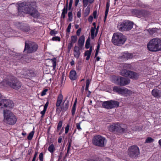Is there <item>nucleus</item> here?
<instances>
[{
  "label": "nucleus",
  "instance_id": "1",
  "mask_svg": "<svg viewBox=\"0 0 161 161\" xmlns=\"http://www.w3.org/2000/svg\"><path fill=\"white\" fill-rule=\"evenodd\" d=\"M147 48L151 52L161 51V39L157 38L151 39L147 44Z\"/></svg>",
  "mask_w": 161,
  "mask_h": 161
},
{
  "label": "nucleus",
  "instance_id": "2",
  "mask_svg": "<svg viewBox=\"0 0 161 161\" xmlns=\"http://www.w3.org/2000/svg\"><path fill=\"white\" fill-rule=\"evenodd\" d=\"M109 130L114 133L118 134L125 132L127 130V126L123 124H113L109 127Z\"/></svg>",
  "mask_w": 161,
  "mask_h": 161
},
{
  "label": "nucleus",
  "instance_id": "3",
  "mask_svg": "<svg viewBox=\"0 0 161 161\" xmlns=\"http://www.w3.org/2000/svg\"><path fill=\"white\" fill-rule=\"evenodd\" d=\"M127 38L125 36L119 33H114L112 39V42L115 45L120 46L123 45L125 42Z\"/></svg>",
  "mask_w": 161,
  "mask_h": 161
},
{
  "label": "nucleus",
  "instance_id": "4",
  "mask_svg": "<svg viewBox=\"0 0 161 161\" xmlns=\"http://www.w3.org/2000/svg\"><path fill=\"white\" fill-rule=\"evenodd\" d=\"M4 120L5 122L10 125L15 124L17 119L15 115L9 111H4Z\"/></svg>",
  "mask_w": 161,
  "mask_h": 161
},
{
  "label": "nucleus",
  "instance_id": "5",
  "mask_svg": "<svg viewBox=\"0 0 161 161\" xmlns=\"http://www.w3.org/2000/svg\"><path fill=\"white\" fill-rule=\"evenodd\" d=\"M133 24L131 22L123 21L118 25V28L121 31H129L132 28Z\"/></svg>",
  "mask_w": 161,
  "mask_h": 161
},
{
  "label": "nucleus",
  "instance_id": "6",
  "mask_svg": "<svg viewBox=\"0 0 161 161\" xmlns=\"http://www.w3.org/2000/svg\"><path fill=\"white\" fill-rule=\"evenodd\" d=\"M106 142L105 138L100 135L94 136L92 140L93 144L96 146L103 147Z\"/></svg>",
  "mask_w": 161,
  "mask_h": 161
},
{
  "label": "nucleus",
  "instance_id": "7",
  "mask_svg": "<svg viewBox=\"0 0 161 161\" xmlns=\"http://www.w3.org/2000/svg\"><path fill=\"white\" fill-rule=\"evenodd\" d=\"M7 84L13 88L18 90L21 86V83L14 77H12L7 82Z\"/></svg>",
  "mask_w": 161,
  "mask_h": 161
},
{
  "label": "nucleus",
  "instance_id": "8",
  "mask_svg": "<svg viewBox=\"0 0 161 161\" xmlns=\"http://www.w3.org/2000/svg\"><path fill=\"white\" fill-rule=\"evenodd\" d=\"M102 106L108 109L117 108L119 106V103L117 101L110 100L102 102Z\"/></svg>",
  "mask_w": 161,
  "mask_h": 161
},
{
  "label": "nucleus",
  "instance_id": "9",
  "mask_svg": "<svg viewBox=\"0 0 161 161\" xmlns=\"http://www.w3.org/2000/svg\"><path fill=\"white\" fill-rule=\"evenodd\" d=\"M38 47L37 45L34 42H25L24 51L27 50L28 53H32L36 52Z\"/></svg>",
  "mask_w": 161,
  "mask_h": 161
},
{
  "label": "nucleus",
  "instance_id": "10",
  "mask_svg": "<svg viewBox=\"0 0 161 161\" xmlns=\"http://www.w3.org/2000/svg\"><path fill=\"white\" fill-rule=\"evenodd\" d=\"M140 152L138 147L136 146L130 147L128 151V154L131 158H136L139 155Z\"/></svg>",
  "mask_w": 161,
  "mask_h": 161
},
{
  "label": "nucleus",
  "instance_id": "11",
  "mask_svg": "<svg viewBox=\"0 0 161 161\" xmlns=\"http://www.w3.org/2000/svg\"><path fill=\"white\" fill-rule=\"evenodd\" d=\"M121 73L122 75L133 79H137L139 76V75L137 73L132 71H128L126 69L122 70Z\"/></svg>",
  "mask_w": 161,
  "mask_h": 161
},
{
  "label": "nucleus",
  "instance_id": "12",
  "mask_svg": "<svg viewBox=\"0 0 161 161\" xmlns=\"http://www.w3.org/2000/svg\"><path fill=\"white\" fill-rule=\"evenodd\" d=\"M14 106L13 102L9 100L6 99H0V108H3L4 107H8L12 108Z\"/></svg>",
  "mask_w": 161,
  "mask_h": 161
},
{
  "label": "nucleus",
  "instance_id": "13",
  "mask_svg": "<svg viewBox=\"0 0 161 161\" xmlns=\"http://www.w3.org/2000/svg\"><path fill=\"white\" fill-rule=\"evenodd\" d=\"M69 106V102L67 101L63 106H61L60 108H57L56 109V111L58 113H60L62 111H65L68 109Z\"/></svg>",
  "mask_w": 161,
  "mask_h": 161
},
{
  "label": "nucleus",
  "instance_id": "14",
  "mask_svg": "<svg viewBox=\"0 0 161 161\" xmlns=\"http://www.w3.org/2000/svg\"><path fill=\"white\" fill-rule=\"evenodd\" d=\"M152 95L155 97L157 98L161 97V91L157 89L153 90L152 92Z\"/></svg>",
  "mask_w": 161,
  "mask_h": 161
},
{
  "label": "nucleus",
  "instance_id": "15",
  "mask_svg": "<svg viewBox=\"0 0 161 161\" xmlns=\"http://www.w3.org/2000/svg\"><path fill=\"white\" fill-rule=\"evenodd\" d=\"M74 55L77 58H79L80 54V48L77 46H75L74 49Z\"/></svg>",
  "mask_w": 161,
  "mask_h": 161
},
{
  "label": "nucleus",
  "instance_id": "16",
  "mask_svg": "<svg viewBox=\"0 0 161 161\" xmlns=\"http://www.w3.org/2000/svg\"><path fill=\"white\" fill-rule=\"evenodd\" d=\"M132 93V92L130 90L125 88H122L120 94L125 95L126 96L130 95Z\"/></svg>",
  "mask_w": 161,
  "mask_h": 161
},
{
  "label": "nucleus",
  "instance_id": "17",
  "mask_svg": "<svg viewBox=\"0 0 161 161\" xmlns=\"http://www.w3.org/2000/svg\"><path fill=\"white\" fill-rule=\"evenodd\" d=\"M63 98V97L62 95L60 94L58 97L56 103L57 108H60L61 107L60 105L62 102Z\"/></svg>",
  "mask_w": 161,
  "mask_h": 161
},
{
  "label": "nucleus",
  "instance_id": "18",
  "mask_svg": "<svg viewBox=\"0 0 161 161\" xmlns=\"http://www.w3.org/2000/svg\"><path fill=\"white\" fill-rule=\"evenodd\" d=\"M130 82V80L121 77L120 86H125L128 85Z\"/></svg>",
  "mask_w": 161,
  "mask_h": 161
},
{
  "label": "nucleus",
  "instance_id": "19",
  "mask_svg": "<svg viewBox=\"0 0 161 161\" xmlns=\"http://www.w3.org/2000/svg\"><path fill=\"white\" fill-rule=\"evenodd\" d=\"M84 42L85 36L84 35H82L79 38L78 42V45L80 47H82L84 45Z\"/></svg>",
  "mask_w": 161,
  "mask_h": 161
},
{
  "label": "nucleus",
  "instance_id": "20",
  "mask_svg": "<svg viewBox=\"0 0 161 161\" xmlns=\"http://www.w3.org/2000/svg\"><path fill=\"white\" fill-rule=\"evenodd\" d=\"M69 78L72 80H75L77 77L76 73L75 70H72L70 72Z\"/></svg>",
  "mask_w": 161,
  "mask_h": 161
},
{
  "label": "nucleus",
  "instance_id": "21",
  "mask_svg": "<svg viewBox=\"0 0 161 161\" xmlns=\"http://www.w3.org/2000/svg\"><path fill=\"white\" fill-rule=\"evenodd\" d=\"M133 57V54L130 53H124L122 55V58L125 60H128L131 59Z\"/></svg>",
  "mask_w": 161,
  "mask_h": 161
},
{
  "label": "nucleus",
  "instance_id": "22",
  "mask_svg": "<svg viewBox=\"0 0 161 161\" xmlns=\"http://www.w3.org/2000/svg\"><path fill=\"white\" fill-rule=\"evenodd\" d=\"M157 29L155 28H149L148 29L145 30V31H147L149 33V35L152 36L157 32Z\"/></svg>",
  "mask_w": 161,
  "mask_h": 161
},
{
  "label": "nucleus",
  "instance_id": "23",
  "mask_svg": "<svg viewBox=\"0 0 161 161\" xmlns=\"http://www.w3.org/2000/svg\"><path fill=\"white\" fill-rule=\"evenodd\" d=\"M94 0H83V6L84 7H86L87 5L93 3Z\"/></svg>",
  "mask_w": 161,
  "mask_h": 161
},
{
  "label": "nucleus",
  "instance_id": "24",
  "mask_svg": "<svg viewBox=\"0 0 161 161\" xmlns=\"http://www.w3.org/2000/svg\"><path fill=\"white\" fill-rule=\"evenodd\" d=\"M99 26H98L97 28H96V26H95L94 27H92L91 29V36L92 39H93L95 37L94 34L95 31V30L97 29L98 30Z\"/></svg>",
  "mask_w": 161,
  "mask_h": 161
},
{
  "label": "nucleus",
  "instance_id": "25",
  "mask_svg": "<svg viewBox=\"0 0 161 161\" xmlns=\"http://www.w3.org/2000/svg\"><path fill=\"white\" fill-rule=\"evenodd\" d=\"M28 13L34 17H37L38 15V11L35 9L33 10L32 12L29 11Z\"/></svg>",
  "mask_w": 161,
  "mask_h": 161
},
{
  "label": "nucleus",
  "instance_id": "26",
  "mask_svg": "<svg viewBox=\"0 0 161 161\" xmlns=\"http://www.w3.org/2000/svg\"><path fill=\"white\" fill-rule=\"evenodd\" d=\"M110 6V3L109 2H107L106 3V10L105 12V20L106 17L107 16L108 14V12Z\"/></svg>",
  "mask_w": 161,
  "mask_h": 161
},
{
  "label": "nucleus",
  "instance_id": "27",
  "mask_svg": "<svg viewBox=\"0 0 161 161\" xmlns=\"http://www.w3.org/2000/svg\"><path fill=\"white\" fill-rule=\"evenodd\" d=\"M122 88L119 87L115 86L113 88V91L119 94H120Z\"/></svg>",
  "mask_w": 161,
  "mask_h": 161
},
{
  "label": "nucleus",
  "instance_id": "28",
  "mask_svg": "<svg viewBox=\"0 0 161 161\" xmlns=\"http://www.w3.org/2000/svg\"><path fill=\"white\" fill-rule=\"evenodd\" d=\"M50 61L53 64V69L54 70L56 67L57 59L55 58H54L51 59Z\"/></svg>",
  "mask_w": 161,
  "mask_h": 161
},
{
  "label": "nucleus",
  "instance_id": "29",
  "mask_svg": "<svg viewBox=\"0 0 161 161\" xmlns=\"http://www.w3.org/2000/svg\"><path fill=\"white\" fill-rule=\"evenodd\" d=\"M55 150L54 146L53 144H51L48 148V150L51 153H53Z\"/></svg>",
  "mask_w": 161,
  "mask_h": 161
},
{
  "label": "nucleus",
  "instance_id": "30",
  "mask_svg": "<svg viewBox=\"0 0 161 161\" xmlns=\"http://www.w3.org/2000/svg\"><path fill=\"white\" fill-rule=\"evenodd\" d=\"M67 9L66 8H64L62 10V12L61 14V17L63 18H64L65 16V14H67Z\"/></svg>",
  "mask_w": 161,
  "mask_h": 161
},
{
  "label": "nucleus",
  "instance_id": "31",
  "mask_svg": "<svg viewBox=\"0 0 161 161\" xmlns=\"http://www.w3.org/2000/svg\"><path fill=\"white\" fill-rule=\"evenodd\" d=\"M91 53L88 51H86L85 52V56H87L86 58V60H89L91 56Z\"/></svg>",
  "mask_w": 161,
  "mask_h": 161
},
{
  "label": "nucleus",
  "instance_id": "32",
  "mask_svg": "<svg viewBox=\"0 0 161 161\" xmlns=\"http://www.w3.org/2000/svg\"><path fill=\"white\" fill-rule=\"evenodd\" d=\"M90 39L89 37H88L87 39V40L86 45H85V47L86 48L88 49L90 47Z\"/></svg>",
  "mask_w": 161,
  "mask_h": 161
},
{
  "label": "nucleus",
  "instance_id": "33",
  "mask_svg": "<svg viewBox=\"0 0 161 161\" xmlns=\"http://www.w3.org/2000/svg\"><path fill=\"white\" fill-rule=\"evenodd\" d=\"M77 39V38L76 36H72L71 37V40L70 42H72L73 44L74 43L76 42Z\"/></svg>",
  "mask_w": 161,
  "mask_h": 161
},
{
  "label": "nucleus",
  "instance_id": "34",
  "mask_svg": "<svg viewBox=\"0 0 161 161\" xmlns=\"http://www.w3.org/2000/svg\"><path fill=\"white\" fill-rule=\"evenodd\" d=\"M91 80L89 79H87L86 81V84L85 90L86 91H87L88 90V88L89 87V85L90 83Z\"/></svg>",
  "mask_w": 161,
  "mask_h": 161
},
{
  "label": "nucleus",
  "instance_id": "35",
  "mask_svg": "<svg viewBox=\"0 0 161 161\" xmlns=\"http://www.w3.org/2000/svg\"><path fill=\"white\" fill-rule=\"evenodd\" d=\"M34 133L33 131H32L29 134L27 137V139L29 140H31L33 136Z\"/></svg>",
  "mask_w": 161,
  "mask_h": 161
},
{
  "label": "nucleus",
  "instance_id": "36",
  "mask_svg": "<svg viewBox=\"0 0 161 161\" xmlns=\"http://www.w3.org/2000/svg\"><path fill=\"white\" fill-rule=\"evenodd\" d=\"M153 141V139L150 137H148L146 139L145 143H151Z\"/></svg>",
  "mask_w": 161,
  "mask_h": 161
},
{
  "label": "nucleus",
  "instance_id": "37",
  "mask_svg": "<svg viewBox=\"0 0 161 161\" xmlns=\"http://www.w3.org/2000/svg\"><path fill=\"white\" fill-rule=\"evenodd\" d=\"M73 46V43L70 42L69 43L68 46V53H69L72 47Z\"/></svg>",
  "mask_w": 161,
  "mask_h": 161
},
{
  "label": "nucleus",
  "instance_id": "38",
  "mask_svg": "<svg viewBox=\"0 0 161 161\" xmlns=\"http://www.w3.org/2000/svg\"><path fill=\"white\" fill-rule=\"evenodd\" d=\"M90 7L88 6L85 9L84 12V15L85 16L88 15L90 13Z\"/></svg>",
  "mask_w": 161,
  "mask_h": 161
},
{
  "label": "nucleus",
  "instance_id": "39",
  "mask_svg": "<svg viewBox=\"0 0 161 161\" xmlns=\"http://www.w3.org/2000/svg\"><path fill=\"white\" fill-rule=\"evenodd\" d=\"M118 77L119 76H112L111 78V80L114 83L115 82H117Z\"/></svg>",
  "mask_w": 161,
  "mask_h": 161
},
{
  "label": "nucleus",
  "instance_id": "40",
  "mask_svg": "<svg viewBox=\"0 0 161 161\" xmlns=\"http://www.w3.org/2000/svg\"><path fill=\"white\" fill-rule=\"evenodd\" d=\"M62 125V122L61 121H60L58 123L57 126V131L60 129Z\"/></svg>",
  "mask_w": 161,
  "mask_h": 161
},
{
  "label": "nucleus",
  "instance_id": "41",
  "mask_svg": "<svg viewBox=\"0 0 161 161\" xmlns=\"http://www.w3.org/2000/svg\"><path fill=\"white\" fill-rule=\"evenodd\" d=\"M68 16L69 18V20L70 21H71L73 18V15L71 12H69L68 13Z\"/></svg>",
  "mask_w": 161,
  "mask_h": 161
},
{
  "label": "nucleus",
  "instance_id": "42",
  "mask_svg": "<svg viewBox=\"0 0 161 161\" xmlns=\"http://www.w3.org/2000/svg\"><path fill=\"white\" fill-rule=\"evenodd\" d=\"M68 147L67 148V153L66 155L67 156V154L69 153V151L70 148L71 146V143L70 142H68Z\"/></svg>",
  "mask_w": 161,
  "mask_h": 161
},
{
  "label": "nucleus",
  "instance_id": "43",
  "mask_svg": "<svg viewBox=\"0 0 161 161\" xmlns=\"http://www.w3.org/2000/svg\"><path fill=\"white\" fill-rule=\"evenodd\" d=\"M58 33L57 31H55V30H51L50 32V34L52 36Z\"/></svg>",
  "mask_w": 161,
  "mask_h": 161
},
{
  "label": "nucleus",
  "instance_id": "44",
  "mask_svg": "<svg viewBox=\"0 0 161 161\" xmlns=\"http://www.w3.org/2000/svg\"><path fill=\"white\" fill-rule=\"evenodd\" d=\"M22 30L25 32L28 31L30 30V28L29 26H24L23 28L22 29Z\"/></svg>",
  "mask_w": 161,
  "mask_h": 161
},
{
  "label": "nucleus",
  "instance_id": "45",
  "mask_svg": "<svg viewBox=\"0 0 161 161\" xmlns=\"http://www.w3.org/2000/svg\"><path fill=\"white\" fill-rule=\"evenodd\" d=\"M120 82H121V77H118V79L117 81V82H115V83L117 85H119L120 86Z\"/></svg>",
  "mask_w": 161,
  "mask_h": 161
},
{
  "label": "nucleus",
  "instance_id": "46",
  "mask_svg": "<svg viewBox=\"0 0 161 161\" xmlns=\"http://www.w3.org/2000/svg\"><path fill=\"white\" fill-rule=\"evenodd\" d=\"M52 40L53 41H60V38L58 36H55L52 38Z\"/></svg>",
  "mask_w": 161,
  "mask_h": 161
},
{
  "label": "nucleus",
  "instance_id": "47",
  "mask_svg": "<svg viewBox=\"0 0 161 161\" xmlns=\"http://www.w3.org/2000/svg\"><path fill=\"white\" fill-rule=\"evenodd\" d=\"M69 124H67L65 128V133L67 134L69 131Z\"/></svg>",
  "mask_w": 161,
  "mask_h": 161
},
{
  "label": "nucleus",
  "instance_id": "48",
  "mask_svg": "<svg viewBox=\"0 0 161 161\" xmlns=\"http://www.w3.org/2000/svg\"><path fill=\"white\" fill-rule=\"evenodd\" d=\"M122 65H123L124 67L125 68H130V64H122Z\"/></svg>",
  "mask_w": 161,
  "mask_h": 161
},
{
  "label": "nucleus",
  "instance_id": "49",
  "mask_svg": "<svg viewBox=\"0 0 161 161\" xmlns=\"http://www.w3.org/2000/svg\"><path fill=\"white\" fill-rule=\"evenodd\" d=\"M80 123L81 122H80L79 123H77L76 124V127L79 130H81V128L80 126Z\"/></svg>",
  "mask_w": 161,
  "mask_h": 161
},
{
  "label": "nucleus",
  "instance_id": "50",
  "mask_svg": "<svg viewBox=\"0 0 161 161\" xmlns=\"http://www.w3.org/2000/svg\"><path fill=\"white\" fill-rule=\"evenodd\" d=\"M43 154L42 153H41L39 155V158L41 161H43Z\"/></svg>",
  "mask_w": 161,
  "mask_h": 161
},
{
  "label": "nucleus",
  "instance_id": "51",
  "mask_svg": "<svg viewBox=\"0 0 161 161\" xmlns=\"http://www.w3.org/2000/svg\"><path fill=\"white\" fill-rule=\"evenodd\" d=\"M76 110V107H72L71 110L72 114L74 115L75 114Z\"/></svg>",
  "mask_w": 161,
  "mask_h": 161
},
{
  "label": "nucleus",
  "instance_id": "52",
  "mask_svg": "<svg viewBox=\"0 0 161 161\" xmlns=\"http://www.w3.org/2000/svg\"><path fill=\"white\" fill-rule=\"evenodd\" d=\"M48 90L47 89H45L43 90L42 93V96H43L46 94V92Z\"/></svg>",
  "mask_w": 161,
  "mask_h": 161
},
{
  "label": "nucleus",
  "instance_id": "53",
  "mask_svg": "<svg viewBox=\"0 0 161 161\" xmlns=\"http://www.w3.org/2000/svg\"><path fill=\"white\" fill-rule=\"evenodd\" d=\"M71 28V24H69L67 27V31L68 32H70V29Z\"/></svg>",
  "mask_w": 161,
  "mask_h": 161
},
{
  "label": "nucleus",
  "instance_id": "54",
  "mask_svg": "<svg viewBox=\"0 0 161 161\" xmlns=\"http://www.w3.org/2000/svg\"><path fill=\"white\" fill-rule=\"evenodd\" d=\"M46 111V109H43V110L41 112V114H42L41 117H42L44 115Z\"/></svg>",
  "mask_w": 161,
  "mask_h": 161
},
{
  "label": "nucleus",
  "instance_id": "55",
  "mask_svg": "<svg viewBox=\"0 0 161 161\" xmlns=\"http://www.w3.org/2000/svg\"><path fill=\"white\" fill-rule=\"evenodd\" d=\"M37 154V152H35L34 155V156L32 159V161H35L36 158Z\"/></svg>",
  "mask_w": 161,
  "mask_h": 161
},
{
  "label": "nucleus",
  "instance_id": "56",
  "mask_svg": "<svg viewBox=\"0 0 161 161\" xmlns=\"http://www.w3.org/2000/svg\"><path fill=\"white\" fill-rule=\"evenodd\" d=\"M48 102H47L44 106V109L47 110V106L48 105Z\"/></svg>",
  "mask_w": 161,
  "mask_h": 161
},
{
  "label": "nucleus",
  "instance_id": "57",
  "mask_svg": "<svg viewBox=\"0 0 161 161\" xmlns=\"http://www.w3.org/2000/svg\"><path fill=\"white\" fill-rule=\"evenodd\" d=\"M81 29L80 28L78 29L77 31L76 34L77 36H79L81 32Z\"/></svg>",
  "mask_w": 161,
  "mask_h": 161
},
{
  "label": "nucleus",
  "instance_id": "58",
  "mask_svg": "<svg viewBox=\"0 0 161 161\" xmlns=\"http://www.w3.org/2000/svg\"><path fill=\"white\" fill-rule=\"evenodd\" d=\"M97 12L96 11H94L93 13V15L94 18H96Z\"/></svg>",
  "mask_w": 161,
  "mask_h": 161
},
{
  "label": "nucleus",
  "instance_id": "59",
  "mask_svg": "<svg viewBox=\"0 0 161 161\" xmlns=\"http://www.w3.org/2000/svg\"><path fill=\"white\" fill-rule=\"evenodd\" d=\"M93 18L92 16H90L88 18V20L89 21L92 22V19H93Z\"/></svg>",
  "mask_w": 161,
  "mask_h": 161
},
{
  "label": "nucleus",
  "instance_id": "60",
  "mask_svg": "<svg viewBox=\"0 0 161 161\" xmlns=\"http://www.w3.org/2000/svg\"><path fill=\"white\" fill-rule=\"evenodd\" d=\"M79 1V0H75V5L77 6L78 5V3Z\"/></svg>",
  "mask_w": 161,
  "mask_h": 161
},
{
  "label": "nucleus",
  "instance_id": "61",
  "mask_svg": "<svg viewBox=\"0 0 161 161\" xmlns=\"http://www.w3.org/2000/svg\"><path fill=\"white\" fill-rule=\"evenodd\" d=\"M62 138L61 137H59L58 140V143H61L62 142Z\"/></svg>",
  "mask_w": 161,
  "mask_h": 161
},
{
  "label": "nucleus",
  "instance_id": "62",
  "mask_svg": "<svg viewBox=\"0 0 161 161\" xmlns=\"http://www.w3.org/2000/svg\"><path fill=\"white\" fill-rule=\"evenodd\" d=\"M92 50V46H91L90 47L89 50L88 51H89V52H90V53H91Z\"/></svg>",
  "mask_w": 161,
  "mask_h": 161
},
{
  "label": "nucleus",
  "instance_id": "63",
  "mask_svg": "<svg viewBox=\"0 0 161 161\" xmlns=\"http://www.w3.org/2000/svg\"><path fill=\"white\" fill-rule=\"evenodd\" d=\"M77 16L78 18H80V17L81 13L80 12H78L77 14Z\"/></svg>",
  "mask_w": 161,
  "mask_h": 161
},
{
  "label": "nucleus",
  "instance_id": "64",
  "mask_svg": "<svg viewBox=\"0 0 161 161\" xmlns=\"http://www.w3.org/2000/svg\"><path fill=\"white\" fill-rule=\"evenodd\" d=\"M99 48H100V45L99 44H98L97 46V49H96V51H99Z\"/></svg>",
  "mask_w": 161,
  "mask_h": 161
}]
</instances>
